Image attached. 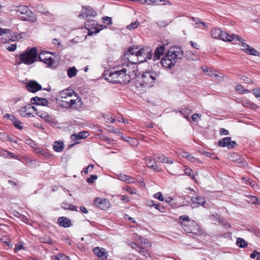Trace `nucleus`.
I'll use <instances>...</instances> for the list:
<instances>
[{
    "label": "nucleus",
    "instance_id": "obj_1",
    "mask_svg": "<svg viewBox=\"0 0 260 260\" xmlns=\"http://www.w3.org/2000/svg\"><path fill=\"white\" fill-rule=\"evenodd\" d=\"M130 68L128 64L125 67H117L105 74V79L112 83L125 84L136 76L135 68Z\"/></svg>",
    "mask_w": 260,
    "mask_h": 260
},
{
    "label": "nucleus",
    "instance_id": "obj_2",
    "mask_svg": "<svg viewBox=\"0 0 260 260\" xmlns=\"http://www.w3.org/2000/svg\"><path fill=\"white\" fill-rule=\"evenodd\" d=\"M60 105L63 108L77 110L82 108V99L71 89L67 88L60 91L58 93Z\"/></svg>",
    "mask_w": 260,
    "mask_h": 260
},
{
    "label": "nucleus",
    "instance_id": "obj_3",
    "mask_svg": "<svg viewBox=\"0 0 260 260\" xmlns=\"http://www.w3.org/2000/svg\"><path fill=\"white\" fill-rule=\"evenodd\" d=\"M183 57V52L180 47H171L165 55L162 58L160 63L166 68H171Z\"/></svg>",
    "mask_w": 260,
    "mask_h": 260
},
{
    "label": "nucleus",
    "instance_id": "obj_4",
    "mask_svg": "<svg viewBox=\"0 0 260 260\" xmlns=\"http://www.w3.org/2000/svg\"><path fill=\"white\" fill-rule=\"evenodd\" d=\"M38 60L46 63L48 67L51 68L55 66L56 61L52 57L50 52L43 51L41 52L38 56L37 49L34 47V62Z\"/></svg>",
    "mask_w": 260,
    "mask_h": 260
},
{
    "label": "nucleus",
    "instance_id": "obj_5",
    "mask_svg": "<svg viewBox=\"0 0 260 260\" xmlns=\"http://www.w3.org/2000/svg\"><path fill=\"white\" fill-rule=\"evenodd\" d=\"M137 81L143 87H151L156 79L157 75L153 71L144 72L141 76L137 77Z\"/></svg>",
    "mask_w": 260,
    "mask_h": 260
},
{
    "label": "nucleus",
    "instance_id": "obj_6",
    "mask_svg": "<svg viewBox=\"0 0 260 260\" xmlns=\"http://www.w3.org/2000/svg\"><path fill=\"white\" fill-rule=\"evenodd\" d=\"M137 47H130L124 55V59L127 60V61L131 63V65L128 64L130 68L133 69V66H134L135 68V71H136L135 64L139 62V59L137 55Z\"/></svg>",
    "mask_w": 260,
    "mask_h": 260
},
{
    "label": "nucleus",
    "instance_id": "obj_7",
    "mask_svg": "<svg viewBox=\"0 0 260 260\" xmlns=\"http://www.w3.org/2000/svg\"><path fill=\"white\" fill-rule=\"evenodd\" d=\"M137 53L140 63L146 61L147 59H150L152 56V50L148 46L143 47L141 49H139L137 47Z\"/></svg>",
    "mask_w": 260,
    "mask_h": 260
},
{
    "label": "nucleus",
    "instance_id": "obj_8",
    "mask_svg": "<svg viewBox=\"0 0 260 260\" xmlns=\"http://www.w3.org/2000/svg\"><path fill=\"white\" fill-rule=\"evenodd\" d=\"M181 223L185 232L194 234H198L200 228L196 221L192 220L188 222H181Z\"/></svg>",
    "mask_w": 260,
    "mask_h": 260
},
{
    "label": "nucleus",
    "instance_id": "obj_9",
    "mask_svg": "<svg viewBox=\"0 0 260 260\" xmlns=\"http://www.w3.org/2000/svg\"><path fill=\"white\" fill-rule=\"evenodd\" d=\"M20 61H16L17 64L23 63L25 64H31L32 63V48L26 51L20 55Z\"/></svg>",
    "mask_w": 260,
    "mask_h": 260
},
{
    "label": "nucleus",
    "instance_id": "obj_10",
    "mask_svg": "<svg viewBox=\"0 0 260 260\" xmlns=\"http://www.w3.org/2000/svg\"><path fill=\"white\" fill-rule=\"evenodd\" d=\"M18 13L23 15L21 16L22 20L24 21H31L32 19V12L26 6H20L17 11Z\"/></svg>",
    "mask_w": 260,
    "mask_h": 260
},
{
    "label": "nucleus",
    "instance_id": "obj_11",
    "mask_svg": "<svg viewBox=\"0 0 260 260\" xmlns=\"http://www.w3.org/2000/svg\"><path fill=\"white\" fill-rule=\"evenodd\" d=\"M244 41L245 40L242 38V41H239V42L241 43V50L249 55L257 56H259V52L255 50L254 48L250 47L249 45L246 44Z\"/></svg>",
    "mask_w": 260,
    "mask_h": 260
},
{
    "label": "nucleus",
    "instance_id": "obj_12",
    "mask_svg": "<svg viewBox=\"0 0 260 260\" xmlns=\"http://www.w3.org/2000/svg\"><path fill=\"white\" fill-rule=\"evenodd\" d=\"M30 103L23 106L19 110L20 114L23 117H30L32 115V98L30 100Z\"/></svg>",
    "mask_w": 260,
    "mask_h": 260
},
{
    "label": "nucleus",
    "instance_id": "obj_13",
    "mask_svg": "<svg viewBox=\"0 0 260 260\" xmlns=\"http://www.w3.org/2000/svg\"><path fill=\"white\" fill-rule=\"evenodd\" d=\"M94 205L102 210H106L110 207V203L106 199L96 198L94 200Z\"/></svg>",
    "mask_w": 260,
    "mask_h": 260
},
{
    "label": "nucleus",
    "instance_id": "obj_14",
    "mask_svg": "<svg viewBox=\"0 0 260 260\" xmlns=\"http://www.w3.org/2000/svg\"><path fill=\"white\" fill-rule=\"evenodd\" d=\"M219 39L223 41L231 42L233 40H236L237 41H242V37L239 35L232 34L230 35L227 32L221 30Z\"/></svg>",
    "mask_w": 260,
    "mask_h": 260
},
{
    "label": "nucleus",
    "instance_id": "obj_15",
    "mask_svg": "<svg viewBox=\"0 0 260 260\" xmlns=\"http://www.w3.org/2000/svg\"><path fill=\"white\" fill-rule=\"evenodd\" d=\"M218 144L221 147H227L228 148H233L237 145L235 141H231L230 137L224 138L218 142Z\"/></svg>",
    "mask_w": 260,
    "mask_h": 260
},
{
    "label": "nucleus",
    "instance_id": "obj_16",
    "mask_svg": "<svg viewBox=\"0 0 260 260\" xmlns=\"http://www.w3.org/2000/svg\"><path fill=\"white\" fill-rule=\"evenodd\" d=\"M146 165L148 167L152 169L155 172H159L161 171V169L159 168L156 163L155 159L150 157L146 158Z\"/></svg>",
    "mask_w": 260,
    "mask_h": 260
},
{
    "label": "nucleus",
    "instance_id": "obj_17",
    "mask_svg": "<svg viewBox=\"0 0 260 260\" xmlns=\"http://www.w3.org/2000/svg\"><path fill=\"white\" fill-rule=\"evenodd\" d=\"M82 15L83 17H94L96 15V12L89 6L84 7L82 11Z\"/></svg>",
    "mask_w": 260,
    "mask_h": 260
},
{
    "label": "nucleus",
    "instance_id": "obj_18",
    "mask_svg": "<svg viewBox=\"0 0 260 260\" xmlns=\"http://www.w3.org/2000/svg\"><path fill=\"white\" fill-rule=\"evenodd\" d=\"M93 252L96 256L101 258L102 260H105L107 258V252L103 248L95 247L93 249Z\"/></svg>",
    "mask_w": 260,
    "mask_h": 260
},
{
    "label": "nucleus",
    "instance_id": "obj_19",
    "mask_svg": "<svg viewBox=\"0 0 260 260\" xmlns=\"http://www.w3.org/2000/svg\"><path fill=\"white\" fill-rule=\"evenodd\" d=\"M192 206L193 208H196L198 206H204L206 203V200L204 198L202 197H198L197 198L192 197L191 198Z\"/></svg>",
    "mask_w": 260,
    "mask_h": 260
},
{
    "label": "nucleus",
    "instance_id": "obj_20",
    "mask_svg": "<svg viewBox=\"0 0 260 260\" xmlns=\"http://www.w3.org/2000/svg\"><path fill=\"white\" fill-rule=\"evenodd\" d=\"M132 247L134 248L139 253H141L142 255L145 256L146 258H148L150 257V254L149 252L146 250L145 248L141 247L135 243H133L132 244Z\"/></svg>",
    "mask_w": 260,
    "mask_h": 260
},
{
    "label": "nucleus",
    "instance_id": "obj_21",
    "mask_svg": "<svg viewBox=\"0 0 260 260\" xmlns=\"http://www.w3.org/2000/svg\"><path fill=\"white\" fill-rule=\"evenodd\" d=\"M89 136V133L87 131H82L74 134L71 135V138L72 141H76V140H81L86 138Z\"/></svg>",
    "mask_w": 260,
    "mask_h": 260
},
{
    "label": "nucleus",
    "instance_id": "obj_22",
    "mask_svg": "<svg viewBox=\"0 0 260 260\" xmlns=\"http://www.w3.org/2000/svg\"><path fill=\"white\" fill-rule=\"evenodd\" d=\"M231 159L233 161L241 165L242 166L245 167L247 165V162L245 160L241 159L239 155L236 153H232L231 155Z\"/></svg>",
    "mask_w": 260,
    "mask_h": 260
},
{
    "label": "nucleus",
    "instance_id": "obj_23",
    "mask_svg": "<svg viewBox=\"0 0 260 260\" xmlns=\"http://www.w3.org/2000/svg\"><path fill=\"white\" fill-rule=\"evenodd\" d=\"M165 46L164 45L158 46L155 49L153 57L154 60L158 59L164 54L165 52Z\"/></svg>",
    "mask_w": 260,
    "mask_h": 260
},
{
    "label": "nucleus",
    "instance_id": "obj_24",
    "mask_svg": "<svg viewBox=\"0 0 260 260\" xmlns=\"http://www.w3.org/2000/svg\"><path fill=\"white\" fill-rule=\"evenodd\" d=\"M58 224L60 226L64 228H68L71 224V220L65 217H60L58 219Z\"/></svg>",
    "mask_w": 260,
    "mask_h": 260
},
{
    "label": "nucleus",
    "instance_id": "obj_25",
    "mask_svg": "<svg viewBox=\"0 0 260 260\" xmlns=\"http://www.w3.org/2000/svg\"><path fill=\"white\" fill-rule=\"evenodd\" d=\"M48 104V101L46 99L39 98L38 96L34 97V104L38 106H46Z\"/></svg>",
    "mask_w": 260,
    "mask_h": 260
},
{
    "label": "nucleus",
    "instance_id": "obj_26",
    "mask_svg": "<svg viewBox=\"0 0 260 260\" xmlns=\"http://www.w3.org/2000/svg\"><path fill=\"white\" fill-rule=\"evenodd\" d=\"M204 72L208 76H210L211 77H216V78H222L223 77V75L221 73H218L216 74L215 73H213L212 71L210 69H209L208 68H206L205 69L203 70Z\"/></svg>",
    "mask_w": 260,
    "mask_h": 260
},
{
    "label": "nucleus",
    "instance_id": "obj_27",
    "mask_svg": "<svg viewBox=\"0 0 260 260\" xmlns=\"http://www.w3.org/2000/svg\"><path fill=\"white\" fill-rule=\"evenodd\" d=\"M117 178L119 180L127 183H133L134 182V180L133 178L123 174H119L117 176Z\"/></svg>",
    "mask_w": 260,
    "mask_h": 260
},
{
    "label": "nucleus",
    "instance_id": "obj_28",
    "mask_svg": "<svg viewBox=\"0 0 260 260\" xmlns=\"http://www.w3.org/2000/svg\"><path fill=\"white\" fill-rule=\"evenodd\" d=\"M64 148V144L61 141H55L53 144V149L55 151L61 152Z\"/></svg>",
    "mask_w": 260,
    "mask_h": 260
},
{
    "label": "nucleus",
    "instance_id": "obj_29",
    "mask_svg": "<svg viewBox=\"0 0 260 260\" xmlns=\"http://www.w3.org/2000/svg\"><path fill=\"white\" fill-rule=\"evenodd\" d=\"M156 158L158 160L162 163L173 164V161L168 157H165L164 155H157Z\"/></svg>",
    "mask_w": 260,
    "mask_h": 260
},
{
    "label": "nucleus",
    "instance_id": "obj_30",
    "mask_svg": "<svg viewBox=\"0 0 260 260\" xmlns=\"http://www.w3.org/2000/svg\"><path fill=\"white\" fill-rule=\"evenodd\" d=\"M210 33L213 38L219 39L221 30L219 28H213L211 29Z\"/></svg>",
    "mask_w": 260,
    "mask_h": 260
},
{
    "label": "nucleus",
    "instance_id": "obj_31",
    "mask_svg": "<svg viewBox=\"0 0 260 260\" xmlns=\"http://www.w3.org/2000/svg\"><path fill=\"white\" fill-rule=\"evenodd\" d=\"M135 238L138 242H140L142 244H144L146 246H151L150 244L147 239L138 236L137 234H135Z\"/></svg>",
    "mask_w": 260,
    "mask_h": 260
},
{
    "label": "nucleus",
    "instance_id": "obj_32",
    "mask_svg": "<svg viewBox=\"0 0 260 260\" xmlns=\"http://www.w3.org/2000/svg\"><path fill=\"white\" fill-rule=\"evenodd\" d=\"M242 180L244 183L249 185L253 188H255L257 186L255 182L250 179L243 177L242 178Z\"/></svg>",
    "mask_w": 260,
    "mask_h": 260
},
{
    "label": "nucleus",
    "instance_id": "obj_33",
    "mask_svg": "<svg viewBox=\"0 0 260 260\" xmlns=\"http://www.w3.org/2000/svg\"><path fill=\"white\" fill-rule=\"evenodd\" d=\"M78 70L75 67L70 68L67 71V74L69 78H72L77 75Z\"/></svg>",
    "mask_w": 260,
    "mask_h": 260
},
{
    "label": "nucleus",
    "instance_id": "obj_34",
    "mask_svg": "<svg viewBox=\"0 0 260 260\" xmlns=\"http://www.w3.org/2000/svg\"><path fill=\"white\" fill-rule=\"evenodd\" d=\"M61 208L64 209V210H70L72 211L76 210L77 211V207L73 205L69 204L67 203H62L61 205Z\"/></svg>",
    "mask_w": 260,
    "mask_h": 260
},
{
    "label": "nucleus",
    "instance_id": "obj_35",
    "mask_svg": "<svg viewBox=\"0 0 260 260\" xmlns=\"http://www.w3.org/2000/svg\"><path fill=\"white\" fill-rule=\"evenodd\" d=\"M39 117L48 122H51L53 120L52 117L45 112L41 113V115H39Z\"/></svg>",
    "mask_w": 260,
    "mask_h": 260
},
{
    "label": "nucleus",
    "instance_id": "obj_36",
    "mask_svg": "<svg viewBox=\"0 0 260 260\" xmlns=\"http://www.w3.org/2000/svg\"><path fill=\"white\" fill-rule=\"evenodd\" d=\"M235 90L240 94H244L247 92H250L249 90L244 89V88L241 84H238L235 87Z\"/></svg>",
    "mask_w": 260,
    "mask_h": 260
},
{
    "label": "nucleus",
    "instance_id": "obj_37",
    "mask_svg": "<svg viewBox=\"0 0 260 260\" xmlns=\"http://www.w3.org/2000/svg\"><path fill=\"white\" fill-rule=\"evenodd\" d=\"M121 139L128 142L132 145H137L138 144V141L137 139H133L129 137L124 138L123 136H121Z\"/></svg>",
    "mask_w": 260,
    "mask_h": 260
},
{
    "label": "nucleus",
    "instance_id": "obj_38",
    "mask_svg": "<svg viewBox=\"0 0 260 260\" xmlns=\"http://www.w3.org/2000/svg\"><path fill=\"white\" fill-rule=\"evenodd\" d=\"M236 243L237 246L241 248H245L247 246V242L241 238H238L237 239Z\"/></svg>",
    "mask_w": 260,
    "mask_h": 260
},
{
    "label": "nucleus",
    "instance_id": "obj_39",
    "mask_svg": "<svg viewBox=\"0 0 260 260\" xmlns=\"http://www.w3.org/2000/svg\"><path fill=\"white\" fill-rule=\"evenodd\" d=\"M10 120L12 121L13 124L16 128L19 129H21L22 128V127L20 125L21 124V122L19 121L15 116H12V118H10Z\"/></svg>",
    "mask_w": 260,
    "mask_h": 260
},
{
    "label": "nucleus",
    "instance_id": "obj_40",
    "mask_svg": "<svg viewBox=\"0 0 260 260\" xmlns=\"http://www.w3.org/2000/svg\"><path fill=\"white\" fill-rule=\"evenodd\" d=\"M140 25V23L138 21L132 22L130 24L127 25L126 28L129 30H132L137 28Z\"/></svg>",
    "mask_w": 260,
    "mask_h": 260
},
{
    "label": "nucleus",
    "instance_id": "obj_41",
    "mask_svg": "<svg viewBox=\"0 0 260 260\" xmlns=\"http://www.w3.org/2000/svg\"><path fill=\"white\" fill-rule=\"evenodd\" d=\"M85 26L87 27V28L88 29H89L90 28V26H91V28H95V26H96V22L94 20H88V21H87L85 23Z\"/></svg>",
    "mask_w": 260,
    "mask_h": 260
},
{
    "label": "nucleus",
    "instance_id": "obj_42",
    "mask_svg": "<svg viewBox=\"0 0 260 260\" xmlns=\"http://www.w3.org/2000/svg\"><path fill=\"white\" fill-rule=\"evenodd\" d=\"M54 260H70L68 256L62 253H59L55 256Z\"/></svg>",
    "mask_w": 260,
    "mask_h": 260
},
{
    "label": "nucleus",
    "instance_id": "obj_43",
    "mask_svg": "<svg viewBox=\"0 0 260 260\" xmlns=\"http://www.w3.org/2000/svg\"><path fill=\"white\" fill-rule=\"evenodd\" d=\"M108 127L109 128V132L112 133H115L116 134L118 135H120L121 134V133L120 132V131L112 126L109 125Z\"/></svg>",
    "mask_w": 260,
    "mask_h": 260
},
{
    "label": "nucleus",
    "instance_id": "obj_44",
    "mask_svg": "<svg viewBox=\"0 0 260 260\" xmlns=\"http://www.w3.org/2000/svg\"><path fill=\"white\" fill-rule=\"evenodd\" d=\"M25 88L30 92H32V80H29L25 83Z\"/></svg>",
    "mask_w": 260,
    "mask_h": 260
},
{
    "label": "nucleus",
    "instance_id": "obj_45",
    "mask_svg": "<svg viewBox=\"0 0 260 260\" xmlns=\"http://www.w3.org/2000/svg\"><path fill=\"white\" fill-rule=\"evenodd\" d=\"M146 4L151 5L152 4H155L156 5H161L160 0H147Z\"/></svg>",
    "mask_w": 260,
    "mask_h": 260
},
{
    "label": "nucleus",
    "instance_id": "obj_46",
    "mask_svg": "<svg viewBox=\"0 0 260 260\" xmlns=\"http://www.w3.org/2000/svg\"><path fill=\"white\" fill-rule=\"evenodd\" d=\"M192 24L193 25L201 24L203 26H204L205 27H207V25L206 24V23L201 21L200 19H199V18H192Z\"/></svg>",
    "mask_w": 260,
    "mask_h": 260
},
{
    "label": "nucleus",
    "instance_id": "obj_47",
    "mask_svg": "<svg viewBox=\"0 0 260 260\" xmlns=\"http://www.w3.org/2000/svg\"><path fill=\"white\" fill-rule=\"evenodd\" d=\"M24 248L23 247V242H19L18 243L16 244L15 248L14 249V251L15 252H18L21 249H24Z\"/></svg>",
    "mask_w": 260,
    "mask_h": 260
},
{
    "label": "nucleus",
    "instance_id": "obj_48",
    "mask_svg": "<svg viewBox=\"0 0 260 260\" xmlns=\"http://www.w3.org/2000/svg\"><path fill=\"white\" fill-rule=\"evenodd\" d=\"M104 118L106 122L114 123L115 121V119L112 118L110 115H105Z\"/></svg>",
    "mask_w": 260,
    "mask_h": 260
},
{
    "label": "nucleus",
    "instance_id": "obj_49",
    "mask_svg": "<svg viewBox=\"0 0 260 260\" xmlns=\"http://www.w3.org/2000/svg\"><path fill=\"white\" fill-rule=\"evenodd\" d=\"M42 89V86L37 81L34 80V93Z\"/></svg>",
    "mask_w": 260,
    "mask_h": 260
},
{
    "label": "nucleus",
    "instance_id": "obj_50",
    "mask_svg": "<svg viewBox=\"0 0 260 260\" xmlns=\"http://www.w3.org/2000/svg\"><path fill=\"white\" fill-rule=\"evenodd\" d=\"M98 179V176L95 175H91L89 178H87L86 181L88 183H92Z\"/></svg>",
    "mask_w": 260,
    "mask_h": 260
},
{
    "label": "nucleus",
    "instance_id": "obj_51",
    "mask_svg": "<svg viewBox=\"0 0 260 260\" xmlns=\"http://www.w3.org/2000/svg\"><path fill=\"white\" fill-rule=\"evenodd\" d=\"M253 93L257 99L260 100V88L257 87L253 89Z\"/></svg>",
    "mask_w": 260,
    "mask_h": 260
},
{
    "label": "nucleus",
    "instance_id": "obj_52",
    "mask_svg": "<svg viewBox=\"0 0 260 260\" xmlns=\"http://www.w3.org/2000/svg\"><path fill=\"white\" fill-rule=\"evenodd\" d=\"M124 189L127 192H129L131 194H134L137 193V191L135 189L131 187L128 186H126Z\"/></svg>",
    "mask_w": 260,
    "mask_h": 260
},
{
    "label": "nucleus",
    "instance_id": "obj_53",
    "mask_svg": "<svg viewBox=\"0 0 260 260\" xmlns=\"http://www.w3.org/2000/svg\"><path fill=\"white\" fill-rule=\"evenodd\" d=\"M103 21L104 23L107 25L111 24L112 23V18L107 16L103 18Z\"/></svg>",
    "mask_w": 260,
    "mask_h": 260
},
{
    "label": "nucleus",
    "instance_id": "obj_54",
    "mask_svg": "<svg viewBox=\"0 0 260 260\" xmlns=\"http://www.w3.org/2000/svg\"><path fill=\"white\" fill-rule=\"evenodd\" d=\"M154 198L157 199L160 201H163L164 199L162 197V193L160 192H158L153 195Z\"/></svg>",
    "mask_w": 260,
    "mask_h": 260
},
{
    "label": "nucleus",
    "instance_id": "obj_55",
    "mask_svg": "<svg viewBox=\"0 0 260 260\" xmlns=\"http://www.w3.org/2000/svg\"><path fill=\"white\" fill-rule=\"evenodd\" d=\"M185 174H188L189 176H190L192 179H195L194 176L193 175V172L192 170L190 169H186L185 170Z\"/></svg>",
    "mask_w": 260,
    "mask_h": 260
},
{
    "label": "nucleus",
    "instance_id": "obj_56",
    "mask_svg": "<svg viewBox=\"0 0 260 260\" xmlns=\"http://www.w3.org/2000/svg\"><path fill=\"white\" fill-rule=\"evenodd\" d=\"M94 168V166L93 165H90L86 168H84L83 170V172L87 174L88 173L89 171H91Z\"/></svg>",
    "mask_w": 260,
    "mask_h": 260
},
{
    "label": "nucleus",
    "instance_id": "obj_57",
    "mask_svg": "<svg viewBox=\"0 0 260 260\" xmlns=\"http://www.w3.org/2000/svg\"><path fill=\"white\" fill-rule=\"evenodd\" d=\"M157 24L160 27H164L166 26L167 25H168V23L167 21H164V20H159L157 22Z\"/></svg>",
    "mask_w": 260,
    "mask_h": 260
},
{
    "label": "nucleus",
    "instance_id": "obj_58",
    "mask_svg": "<svg viewBox=\"0 0 260 260\" xmlns=\"http://www.w3.org/2000/svg\"><path fill=\"white\" fill-rule=\"evenodd\" d=\"M187 159H188L189 161L193 162H199V160L198 158L193 157L191 154L189 155V156H188V158Z\"/></svg>",
    "mask_w": 260,
    "mask_h": 260
},
{
    "label": "nucleus",
    "instance_id": "obj_59",
    "mask_svg": "<svg viewBox=\"0 0 260 260\" xmlns=\"http://www.w3.org/2000/svg\"><path fill=\"white\" fill-rule=\"evenodd\" d=\"M201 115L200 114H194L191 116V119L193 121H198L199 119H200Z\"/></svg>",
    "mask_w": 260,
    "mask_h": 260
},
{
    "label": "nucleus",
    "instance_id": "obj_60",
    "mask_svg": "<svg viewBox=\"0 0 260 260\" xmlns=\"http://www.w3.org/2000/svg\"><path fill=\"white\" fill-rule=\"evenodd\" d=\"M180 219L182 220L183 221H185V222H188V221H191L189 219V218L188 216L186 215H182L179 217Z\"/></svg>",
    "mask_w": 260,
    "mask_h": 260
},
{
    "label": "nucleus",
    "instance_id": "obj_61",
    "mask_svg": "<svg viewBox=\"0 0 260 260\" xmlns=\"http://www.w3.org/2000/svg\"><path fill=\"white\" fill-rule=\"evenodd\" d=\"M11 32V30L9 29H3L0 28V35L4 34H9Z\"/></svg>",
    "mask_w": 260,
    "mask_h": 260
},
{
    "label": "nucleus",
    "instance_id": "obj_62",
    "mask_svg": "<svg viewBox=\"0 0 260 260\" xmlns=\"http://www.w3.org/2000/svg\"><path fill=\"white\" fill-rule=\"evenodd\" d=\"M153 206L155 207V209H158L161 212H164V208L163 207L160 206V204H153Z\"/></svg>",
    "mask_w": 260,
    "mask_h": 260
},
{
    "label": "nucleus",
    "instance_id": "obj_63",
    "mask_svg": "<svg viewBox=\"0 0 260 260\" xmlns=\"http://www.w3.org/2000/svg\"><path fill=\"white\" fill-rule=\"evenodd\" d=\"M17 46L16 44H12L10 46L7 48V49L9 51H14L16 49Z\"/></svg>",
    "mask_w": 260,
    "mask_h": 260
},
{
    "label": "nucleus",
    "instance_id": "obj_64",
    "mask_svg": "<svg viewBox=\"0 0 260 260\" xmlns=\"http://www.w3.org/2000/svg\"><path fill=\"white\" fill-rule=\"evenodd\" d=\"M179 154L183 157L187 158L189 154L185 151H181L179 152Z\"/></svg>",
    "mask_w": 260,
    "mask_h": 260
}]
</instances>
